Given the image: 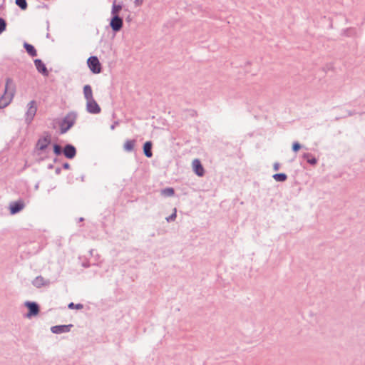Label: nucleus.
Masks as SVG:
<instances>
[{"label":"nucleus","mask_w":365,"mask_h":365,"mask_svg":"<svg viewBox=\"0 0 365 365\" xmlns=\"http://www.w3.org/2000/svg\"><path fill=\"white\" fill-rule=\"evenodd\" d=\"M16 91V86L11 78L6 79L4 94L0 97V108H4L11 102Z\"/></svg>","instance_id":"nucleus-1"},{"label":"nucleus","mask_w":365,"mask_h":365,"mask_svg":"<svg viewBox=\"0 0 365 365\" xmlns=\"http://www.w3.org/2000/svg\"><path fill=\"white\" fill-rule=\"evenodd\" d=\"M51 143V136L49 133H45V135L41 137L36 144V149L40 152H43Z\"/></svg>","instance_id":"nucleus-2"},{"label":"nucleus","mask_w":365,"mask_h":365,"mask_svg":"<svg viewBox=\"0 0 365 365\" xmlns=\"http://www.w3.org/2000/svg\"><path fill=\"white\" fill-rule=\"evenodd\" d=\"M87 64L91 72L94 74L100 73L102 71L101 64L96 56H90L87 60Z\"/></svg>","instance_id":"nucleus-3"},{"label":"nucleus","mask_w":365,"mask_h":365,"mask_svg":"<svg viewBox=\"0 0 365 365\" xmlns=\"http://www.w3.org/2000/svg\"><path fill=\"white\" fill-rule=\"evenodd\" d=\"M27 111L26 113L25 122L29 125L34 120L37 111L36 103L34 100L31 101L27 105Z\"/></svg>","instance_id":"nucleus-4"},{"label":"nucleus","mask_w":365,"mask_h":365,"mask_svg":"<svg viewBox=\"0 0 365 365\" xmlns=\"http://www.w3.org/2000/svg\"><path fill=\"white\" fill-rule=\"evenodd\" d=\"M123 26V18L120 16H112L110 21V26L112 31L117 33L121 30Z\"/></svg>","instance_id":"nucleus-5"},{"label":"nucleus","mask_w":365,"mask_h":365,"mask_svg":"<svg viewBox=\"0 0 365 365\" xmlns=\"http://www.w3.org/2000/svg\"><path fill=\"white\" fill-rule=\"evenodd\" d=\"M24 305L29 309V312H28V313L26 315V317H28V318H31V317H32L34 316H36L39 313V312H40L39 306L35 302L26 301L24 303Z\"/></svg>","instance_id":"nucleus-6"},{"label":"nucleus","mask_w":365,"mask_h":365,"mask_svg":"<svg viewBox=\"0 0 365 365\" xmlns=\"http://www.w3.org/2000/svg\"><path fill=\"white\" fill-rule=\"evenodd\" d=\"M86 110L89 113L98 114L101 112V110L99 105L94 100V98H93L91 100L86 101Z\"/></svg>","instance_id":"nucleus-7"},{"label":"nucleus","mask_w":365,"mask_h":365,"mask_svg":"<svg viewBox=\"0 0 365 365\" xmlns=\"http://www.w3.org/2000/svg\"><path fill=\"white\" fill-rule=\"evenodd\" d=\"M63 153L66 158L73 159L76 155V149L73 145L66 144L63 149Z\"/></svg>","instance_id":"nucleus-8"},{"label":"nucleus","mask_w":365,"mask_h":365,"mask_svg":"<svg viewBox=\"0 0 365 365\" xmlns=\"http://www.w3.org/2000/svg\"><path fill=\"white\" fill-rule=\"evenodd\" d=\"M71 327H73V324L68 325H56L53 326L51 328V331L53 334H60L62 333H68L71 331Z\"/></svg>","instance_id":"nucleus-9"},{"label":"nucleus","mask_w":365,"mask_h":365,"mask_svg":"<svg viewBox=\"0 0 365 365\" xmlns=\"http://www.w3.org/2000/svg\"><path fill=\"white\" fill-rule=\"evenodd\" d=\"M192 165L193 170L197 176L202 177L204 175L205 170L199 159H194L192 160Z\"/></svg>","instance_id":"nucleus-10"},{"label":"nucleus","mask_w":365,"mask_h":365,"mask_svg":"<svg viewBox=\"0 0 365 365\" xmlns=\"http://www.w3.org/2000/svg\"><path fill=\"white\" fill-rule=\"evenodd\" d=\"M51 284L49 279H44L42 276H37L33 281L32 284L36 288H41L42 287H48Z\"/></svg>","instance_id":"nucleus-11"},{"label":"nucleus","mask_w":365,"mask_h":365,"mask_svg":"<svg viewBox=\"0 0 365 365\" xmlns=\"http://www.w3.org/2000/svg\"><path fill=\"white\" fill-rule=\"evenodd\" d=\"M34 65L38 73H41L44 76H48V71L45 63L41 59H35L34 61Z\"/></svg>","instance_id":"nucleus-12"},{"label":"nucleus","mask_w":365,"mask_h":365,"mask_svg":"<svg viewBox=\"0 0 365 365\" xmlns=\"http://www.w3.org/2000/svg\"><path fill=\"white\" fill-rule=\"evenodd\" d=\"M77 114L75 112L68 113L63 119L61 123L72 127L76 120Z\"/></svg>","instance_id":"nucleus-13"},{"label":"nucleus","mask_w":365,"mask_h":365,"mask_svg":"<svg viewBox=\"0 0 365 365\" xmlns=\"http://www.w3.org/2000/svg\"><path fill=\"white\" fill-rule=\"evenodd\" d=\"M24 207V204L22 201H16L10 204L9 210L11 215H15L19 212Z\"/></svg>","instance_id":"nucleus-14"},{"label":"nucleus","mask_w":365,"mask_h":365,"mask_svg":"<svg viewBox=\"0 0 365 365\" xmlns=\"http://www.w3.org/2000/svg\"><path fill=\"white\" fill-rule=\"evenodd\" d=\"M153 143L151 141H146L143 146V153L147 158L153 156L152 152Z\"/></svg>","instance_id":"nucleus-15"},{"label":"nucleus","mask_w":365,"mask_h":365,"mask_svg":"<svg viewBox=\"0 0 365 365\" xmlns=\"http://www.w3.org/2000/svg\"><path fill=\"white\" fill-rule=\"evenodd\" d=\"M23 46L25 48V50L26 51V52L28 53V54L29 56H31V57H35L37 56L36 49L35 48V47L33 45H31L27 42H24L23 44Z\"/></svg>","instance_id":"nucleus-16"},{"label":"nucleus","mask_w":365,"mask_h":365,"mask_svg":"<svg viewBox=\"0 0 365 365\" xmlns=\"http://www.w3.org/2000/svg\"><path fill=\"white\" fill-rule=\"evenodd\" d=\"M83 95L86 101L91 100L93 98L92 88L90 85H85L83 86Z\"/></svg>","instance_id":"nucleus-17"},{"label":"nucleus","mask_w":365,"mask_h":365,"mask_svg":"<svg viewBox=\"0 0 365 365\" xmlns=\"http://www.w3.org/2000/svg\"><path fill=\"white\" fill-rule=\"evenodd\" d=\"M302 157L312 165H315L317 163V159L309 153H304Z\"/></svg>","instance_id":"nucleus-18"},{"label":"nucleus","mask_w":365,"mask_h":365,"mask_svg":"<svg viewBox=\"0 0 365 365\" xmlns=\"http://www.w3.org/2000/svg\"><path fill=\"white\" fill-rule=\"evenodd\" d=\"M123 5L122 4H116V0H115L112 5L111 9V16H119V13L122 10Z\"/></svg>","instance_id":"nucleus-19"},{"label":"nucleus","mask_w":365,"mask_h":365,"mask_svg":"<svg viewBox=\"0 0 365 365\" xmlns=\"http://www.w3.org/2000/svg\"><path fill=\"white\" fill-rule=\"evenodd\" d=\"M136 140H127L124 145H123V149L126 152H132L134 149V146L135 145Z\"/></svg>","instance_id":"nucleus-20"},{"label":"nucleus","mask_w":365,"mask_h":365,"mask_svg":"<svg viewBox=\"0 0 365 365\" xmlns=\"http://www.w3.org/2000/svg\"><path fill=\"white\" fill-rule=\"evenodd\" d=\"M272 178L277 182H284L287 179V175L285 173H280L274 174Z\"/></svg>","instance_id":"nucleus-21"},{"label":"nucleus","mask_w":365,"mask_h":365,"mask_svg":"<svg viewBox=\"0 0 365 365\" xmlns=\"http://www.w3.org/2000/svg\"><path fill=\"white\" fill-rule=\"evenodd\" d=\"M161 194L165 197H172L175 194V190L173 187H166L161 190Z\"/></svg>","instance_id":"nucleus-22"},{"label":"nucleus","mask_w":365,"mask_h":365,"mask_svg":"<svg viewBox=\"0 0 365 365\" xmlns=\"http://www.w3.org/2000/svg\"><path fill=\"white\" fill-rule=\"evenodd\" d=\"M15 3L23 11L26 10L28 7L26 0H15Z\"/></svg>","instance_id":"nucleus-23"},{"label":"nucleus","mask_w":365,"mask_h":365,"mask_svg":"<svg viewBox=\"0 0 365 365\" xmlns=\"http://www.w3.org/2000/svg\"><path fill=\"white\" fill-rule=\"evenodd\" d=\"M53 149L54 154L56 155H60L63 153L62 148L58 144H53Z\"/></svg>","instance_id":"nucleus-24"},{"label":"nucleus","mask_w":365,"mask_h":365,"mask_svg":"<svg viewBox=\"0 0 365 365\" xmlns=\"http://www.w3.org/2000/svg\"><path fill=\"white\" fill-rule=\"evenodd\" d=\"M6 21L4 19L0 17V34H1L6 29Z\"/></svg>","instance_id":"nucleus-25"},{"label":"nucleus","mask_w":365,"mask_h":365,"mask_svg":"<svg viewBox=\"0 0 365 365\" xmlns=\"http://www.w3.org/2000/svg\"><path fill=\"white\" fill-rule=\"evenodd\" d=\"M68 308L70 309H81L83 308V305L82 304H74L73 302H71L68 304Z\"/></svg>","instance_id":"nucleus-26"},{"label":"nucleus","mask_w":365,"mask_h":365,"mask_svg":"<svg viewBox=\"0 0 365 365\" xmlns=\"http://www.w3.org/2000/svg\"><path fill=\"white\" fill-rule=\"evenodd\" d=\"M301 148H302V145L299 142L296 141V142L293 143L292 146V150L293 152L297 153Z\"/></svg>","instance_id":"nucleus-27"},{"label":"nucleus","mask_w":365,"mask_h":365,"mask_svg":"<svg viewBox=\"0 0 365 365\" xmlns=\"http://www.w3.org/2000/svg\"><path fill=\"white\" fill-rule=\"evenodd\" d=\"M71 127L69 125H65V124L61 123L60 132L61 134L66 133Z\"/></svg>","instance_id":"nucleus-28"},{"label":"nucleus","mask_w":365,"mask_h":365,"mask_svg":"<svg viewBox=\"0 0 365 365\" xmlns=\"http://www.w3.org/2000/svg\"><path fill=\"white\" fill-rule=\"evenodd\" d=\"M176 209L175 208L174 209V212L172 213L170 216H168V217H166V220L168 222H170V221H174L176 218Z\"/></svg>","instance_id":"nucleus-29"},{"label":"nucleus","mask_w":365,"mask_h":365,"mask_svg":"<svg viewBox=\"0 0 365 365\" xmlns=\"http://www.w3.org/2000/svg\"><path fill=\"white\" fill-rule=\"evenodd\" d=\"M133 3L135 6H140L143 4V0H134Z\"/></svg>","instance_id":"nucleus-30"},{"label":"nucleus","mask_w":365,"mask_h":365,"mask_svg":"<svg viewBox=\"0 0 365 365\" xmlns=\"http://www.w3.org/2000/svg\"><path fill=\"white\" fill-rule=\"evenodd\" d=\"M62 168L66 170H68L70 168V164L68 163H64L62 165Z\"/></svg>","instance_id":"nucleus-31"},{"label":"nucleus","mask_w":365,"mask_h":365,"mask_svg":"<svg viewBox=\"0 0 365 365\" xmlns=\"http://www.w3.org/2000/svg\"><path fill=\"white\" fill-rule=\"evenodd\" d=\"M279 163H275L274 164V165H273V169H274V170H279Z\"/></svg>","instance_id":"nucleus-32"},{"label":"nucleus","mask_w":365,"mask_h":365,"mask_svg":"<svg viewBox=\"0 0 365 365\" xmlns=\"http://www.w3.org/2000/svg\"><path fill=\"white\" fill-rule=\"evenodd\" d=\"M61 168L58 167V168H56L55 173L56 175H59L61 173Z\"/></svg>","instance_id":"nucleus-33"},{"label":"nucleus","mask_w":365,"mask_h":365,"mask_svg":"<svg viewBox=\"0 0 365 365\" xmlns=\"http://www.w3.org/2000/svg\"><path fill=\"white\" fill-rule=\"evenodd\" d=\"M116 124H118V122H115L113 125H111L110 129L114 130Z\"/></svg>","instance_id":"nucleus-34"},{"label":"nucleus","mask_w":365,"mask_h":365,"mask_svg":"<svg viewBox=\"0 0 365 365\" xmlns=\"http://www.w3.org/2000/svg\"><path fill=\"white\" fill-rule=\"evenodd\" d=\"M347 113H348V115L351 116V115H354L355 113V112L349 110Z\"/></svg>","instance_id":"nucleus-35"},{"label":"nucleus","mask_w":365,"mask_h":365,"mask_svg":"<svg viewBox=\"0 0 365 365\" xmlns=\"http://www.w3.org/2000/svg\"><path fill=\"white\" fill-rule=\"evenodd\" d=\"M83 220H84L83 217H80L78 220L79 222H83Z\"/></svg>","instance_id":"nucleus-36"},{"label":"nucleus","mask_w":365,"mask_h":365,"mask_svg":"<svg viewBox=\"0 0 365 365\" xmlns=\"http://www.w3.org/2000/svg\"><path fill=\"white\" fill-rule=\"evenodd\" d=\"M48 168L49 169L53 168V165H49Z\"/></svg>","instance_id":"nucleus-37"}]
</instances>
